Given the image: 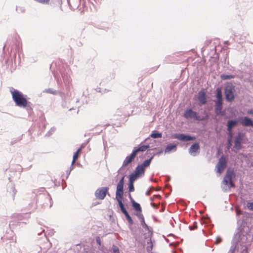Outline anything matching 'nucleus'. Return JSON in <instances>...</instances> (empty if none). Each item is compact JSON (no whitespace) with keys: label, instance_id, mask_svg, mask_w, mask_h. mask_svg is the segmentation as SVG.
<instances>
[{"label":"nucleus","instance_id":"nucleus-9","mask_svg":"<svg viewBox=\"0 0 253 253\" xmlns=\"http://www.w3.org/2000/svg\"><path fill=\"white\" fill-rule=\"evenodd\" d=\"M172 138H176L181 141H188L190 140H194L196 138L190 135H186L183 134H174L172 135Z\"/></svg>","mask_w":253,"mask_h":253},{"label":"nucleus","instance_id":"nucleus-19","mask_svg":"<svg viewBox=\"0 0 253 253\" xmlns=\"http://www.w3.org/2000/svg\"><path fill=\"white\" fill-rule=\"evenodd\" d=\"M216 101H219V102H222L223 99H222V91L220 87H218L216 89Z\"/></svg>","mask_w":253,"mask_h":253},{"label":"nucleus","instance_id":"nucleus-2","mask_svg":"<svg viewBox=\"0 0 253 253\" xmlns=\"http://www.w3.org/2000/svg\"><path fill=\"white\" fill-rule=\"evenodd\" d=\"M235 177V174L233 169H228L224 176L222 184L223 185V188L225 190H230L231 187H235V185L233 183V179Z\"/></svg>","mask_w":253,"mask_h":253},{"label":"nucleus","instance_id":"nucleus-17","mask_svg":"<svg viewBox=\"0 0 253 253\" xmlns=\"http://www.w3.org/2000/svg\"><path fill=\"white\" fill-rule=\"evenodd\" d=\"M237 121L236 120L229 121L227 123V130L229 133H231L233 127L237 124Z\"/></svg>","mask_w":253,"mask_h":253},{"label":"nucleus","instance_id":"nucleus-3","mask_svg":"<svg viewBox=\"0 0 253 253\" xmlns=\"http://www.w3.org/2000/svg\"><path fill=\"white\" fill-rule=\"evenodd\" d=\"M235 86L231 83H227L225 86L224 94L226 100L232 102L235 99Z\"/></svg>","mask_w":253,"mask_h":253},{"label":"nucleus","instance_id":"nucleus-29","mask_svg":"<svg viewBox=\"0 0 253 253\" xmlns=\"http://www.w3.org/2000/svg\"><path fill=\"white\" fill-rule=\"evenodd\" d=\"M239 238L240 241L242 242V243H245L247 240V238L246 236L244 235L242 236L241 232H240L239 234Z\"/></svg>","mask_w":253,"mask_h":253},{"label":"nucleus","instance_id":"nucleus-27","mask_svg":"<svg viewBox=\"0 0 253 253\" xmlns=\"http://www.w3.org/2000/svg\"><path fill=\"white\" fill-rule=\"evenodd\" d=\"M220 78L223 80H230L233 79L234 76L233 75H228L225 74H222L221 75Z\"/></svg>","mask_w":253,"mask_h":253},{"label":"nucleus","instance_id":"nucleus-31","mask_svg":"<svg viewBox=\"0 0 253 253\" xmlns=\"http://www.w3.org/2000/svg\"><path fill=\"white\" fill-rule=\"evenodd\" d=\"M112 249L113 251V253H120L119 249L117 246L113 245Z\"/></svg>","mask_w":253,"mask_h":253},{"label":"nucleus","instance_id":"nucleus-20","mask_svg":"<svg viewBox=\"0 0 253 253\" xmlns=\"http://www.w3.org/2000/svg\"><path fill=\"white\" fill-rule=\"evenodd\" d=\"M200 149V146L198 143H194L189 148V152L191 154L194 153L198 151Z\"/></svg>","mask_w":253,"mask_h":253},{"label":"nucleus","instance_id":"nucleus-25","mask_svg":"<svg viewBox=\"0 0 253 253\" xmlns=\"http://www.w3.org/2000/svg\"><path fill=\"white\" fill-rule=\"evenodd\" d=\"M139 177L134 172L129 175V183H133L134 181Z\"/></svg>","mask_w":253,"mask_h":253},{"label":"nucleus","instance_id":"nucleus-30","mask_svg":"<svg viewBox=\"0 0 253 253\" xmlns=\"http://www.w3.org/2000/svg\"><path fill=\"white\" fill-rule=\"evenodd\" d=\"M39 3L42 4H48L50 1V0H34Z\"/></svg>","mask_w":253,"mask_h":253},{"label":"nucleus","instance_id":"nucleus-32","mask_svg":"<svg viewBox=\"0 0 253 253\" xmlns=\"http://www.w3.org/2000/svg\"><path fill=\"white\" fill-rule=\"evenodd\" d=\"M128 188H129V192H133L134 191L133 183H129Z\"/></svg>","mask_w":253,"mask_h":253},{"label":"nucleus","instance_id":"nucleus-12","mask_svg":"<svg viewBox=\"0 0 253 253\" xmlns=\"http://www.w3.org/2000/svg\"><path fill=\"white\" fill-rule=\"evenodd\" d=\"M7 196L11 198L12 200H14V197L16 193V190L14 185H10L7 188Z\"/></svg>","mask_w":253,"mask_h":253},{"label":"nucleus","instance_id":"nucleus-14","mask_svg":"<svg viewBox=\"0 0 253 253\" xmlns=\"http://www.w3.org/2000/svg\"><path fill=\"white\" fill-rule=\"evenodd\" d=\"M149 147L148 145H141L139 147H135L134 150H133V152L135 154L137 155L139 152H143L147 150V149Z\"/></svg>","mask_w":253,"mask_h":253},{"label":"nucleus","instance_id":"nucleus-23","mask_svg":"<svg viewBox=\"0 0 253 253\" xmlns=\"http://www.w3.org/2000/svg\"><path fill=\"white\" fill-rule=\"evenodd\" d=\"M176 149V145L175 144H169L168 145L165 150L166 153H169L172 150L175 151Z\"/></svg>","mask_w":253,"mask_h":253},{"label":"nucleus","instance_id":"nucleus-28","mask_svg":"<svg viewBox=\"0 0 253 253\" xmlns=\"http://www.w3.org/2000/svg\"><path fill=\"white\" fill-rule=\"evenodd\" d=\"M151 136L153 138H161L162 136V133H152L151 134Z\"/></svg>","mask_w":253,"mask_h":253},{"label":"nucleus","instance_id":"nucleus-13","mask_svg":"<svg viewBox=\"0 0 253 253\" xmlns=\"http://www.w3.org/2000/svg\"><path fill=\"white\" fill-rule=\"evenodd\" d=\"M136 157L135 154L132 152L129 156H127L124 161L123 166L126 167L130 164L134 159Z\"/></svg>","mask_w":253,"mask_h":253},{"label":"nucleus","instance_id":"nucleus-22","mask_svg":"<svg viewBox=\"0 0 253 253\" xmlns=\"http://www.w3.org/2000/svg\"><path fill=\"white\" fill-rule=\"evenodd\" d=\"M82 151V148H79L73 155L72 165H74L76 161L78 160Z\"/></svg>","mask_w":253,"mask_h":253},{"label":"nucleus","instance_id":"nucleus-24","mask_svg":"<svg viewBox=\"0 0 253 253\" xmlns=\"http://www.w3.org/2000/svg\"><path fill=\"white\" fill-rule=\"evenodd\" d=\"M153 157H151L149 159L145 160L142 164L140 165L145 169V168L149 167L150 165L152 160Z\"/></svg>","mask_w":253,"mask_h":253},{"label":"nucleus","instance_id":"nucleus-5","mask_svg":"<svg viewBox=\"0 0 253 253\" xmlns=\"http://www.w3.org/2000/svg\"><path fill=\"white\" fill-rule=\"evenodd\" d=\"M109 188L108 187H103L98 188L95 192V196L96 198L99 200H103L107 194L108 193Z\"/></svg>","mask_w":253,"mask_h":253},{"label":"nucleus","instance_id":"nucleus-39","mask_svg":"<svg viewBox=\"0 0 253 253\" xmlns=\"http://www.w3.org/2000/svg\"><path fill=\"white\" fill-rule=\"evenodd\" d=\"M244 252H245L246 253H247V248L245 250H244V251L242 252V253H244Z\"/></svg>","mask_w":253,"mask_h":253},{"label":"nucleus","instance_id":"nucleus-10","mask_svg":"<svg viewBox=\"0 0 253 253\" xmlns=\"http://www.w3.org/2000/svg\"><path fill=\"white\" fill-rule=\"evenodd\" d=\"M240 123L244 126L253 127V120L247 117L241 118Z\"/></svg>","mask_w":253,"mask_h":253},{"label":"nucleus","instance_id":"nucleus-36","mask_svg":"<svg viewBox=\"0 0 253 253\" xmlns=\"http://www.w3.org/2000/svg\"><path fill=\"white\" fill-rule=\"evenodd\" d=\"M139 218V219H141V222H144V218L143 216V215L141 214V215H140L139 217H138Z\"/></svg>","mask_w":253,"mask_h":253},{"label":"nucleus","instance_id":"nucleus-34","mask_svg":"<svg viewBox=\"0 0 253 253\" xmlns=\"http://www.w3.org/2000/svg\"><path fill=\"white\" fill-rule=\"evenodd\" d=\"M189 229L191 230L197 229V225L196 222H194L193 226H189Z\"/></svg>","mask_w":253,"mask_h":253},{"label":"nucleus","instance_id":"nucleus-21","mask_svg":"<svg viewBox=\"0 0 253 253\" xmlns=\"http://www.w3.org/2000/svg\"><path fill=\"white\" fill-rule=\"evenodd\" d=\"M123 197H118L116 198V200H117L119 207L121 209V210L123 213H124L126 211H127L125 209L124 205L123 203L122 200Z\"/></svg>","mask_w":253,"mask_h":253},{"label":"nucleus","instance_id":"nucleus-37","mask_svg":"<svg viewBox=\"0 0 253 253\" xmlns=\"http://www.w3.org/2000/svg\"><path fill=\"white\" fill-rule=\"evenodd\" d=\"M248 114L250 115H253V109L248 110Z\"/></svg>","mask_w":253,"mask_h":253},{"label":"nucleus","instance_id":"nucleus-35","mask_svg":"<svg viewBox=\"0 0 253 253\" xmlns=\"http://www.w3.org/2000/svg\"><path fill=\"white\" fill-rule=\"evenodd\" d=\"M96 241L97 243L99 246H100V245H101V240H100V238L99 237H97L96 238Z\"/></svg>","mask_w":253,"mask_h":253},{"label":"nucleus","instance_id":"nucleus-7","mask_svg":"<svg viewBox=\"0 0 253 253\" xmlns=\"http://www.w3.org/2000/svg\"><path fill=\"white\" fill-rule=\"evenodd\" d=\"M125 176H123L117 186L116 198L123 197Z\"/></svg>","mask_w":253,"mask_h":253},{"label":"nucleus","instance_id":"nucleus-1","mask_svg":"<svg viewBox=\"0 0 253 253\" xmlns=\"http://www.w3.org/2000/svg\"><path fill=\"white\" fill-rule=\"evenodd\" d=\"M12 98L17 106L25 108L29 106L30 102H28L25 96L20 91L16 89L11 91Z\"/></svg>","mask_w":253,"mask_h":253},{"label":"nucleus","instance_id":"nucleus-18","mask_svg":"<svg viewBox=\"0 0 253 253\" xmlns=\"http://www.w3.org/2000/svg\"><path fill=\"white\" fill-rule=\"evenodd\" d=\"M145 170V169L140 165H139L135 168L134 172L140 176L144 174Z\"/></svg>","mask_w":253,"mask_h":253},{"label":"nucleus","instance_id":"nucleus-8","mask_svg":"<svg viewBox=\"0 0 253 253\" xmlns=\"http://www.w3.org/2000/svg\"><path fill=\"white\" fill-rule=\"evenodd\" d=\"M246 138V134L245 133L239 132L235 138L234 146L237 149L239 150L241 147V143Z\"/></svg>","mask_w":253,"mask_h":253},{"label":"nucleus","instance_id":"nucleus-33","mask_svg":"<svg viewBox=\"0 0 253 253\" xmlns=\"http://www.w3.org/2000/svg\"><path fill=\"white\" fill-rule=\"evenodd\" d=\"M247 207L250 210H253V202H248Z\"/></svg>","mask_w":253,"mask_h":253},{"label":"nucleus","instance_id":"nucleus-11","mask_svg":"<svg viewBox=\"0 0 253 253\" xmlns=\"http://www.w3.org/2000/svg\"><path fill=\"white\" fill-rule=\"evenodd\" d=\"M129 198L132 203L133 209L137 211L136 215L139 217L141 215L142 209L139 204L135 202V201L131 198V195H129Z\"/></svg>","mask_w":253,"mask_h":253},{"label":"nucleus","instance_id":"nucleus-4","mask_svg":"<svg viewBox=\"0 0 253 253\" xmlns=\"http://www.w3.org/2000/svg\"><path fill=\"white\" fill-rule=\"evenodd\" d=\"M184 117L186 119H194L198 121L204 120V118H202L199 116L197 112L193 111L190 109H187L184 112Z\"/></svg>","mask_w":253,"mask_h":253},{"label":"nucleus","instance_id":"nucleus-16","mask_svg":"<svg viewBox=\"0 0 253 253\" xmlns=\"http://www.w3.org/2000/svg\"><path fill=\"white\" fill-rule=\"evenodd\" d=\"M222 102L215 101V112L217 115H219L221 113V110L222 109Z\"/></svg>","mask_w":253,"mask_h":253},{"label":"nucleus","instance_id":"nucleus-26","mask_svg":"<svg viewBox=\"0 0 253 253\" xmlns=\"http://www.w3.org/2000/svg\"><path fill=\"white\" fill-rule=\"evenodd\" d=\"M125 215V216L126 218V220H127V221L128 222V223L130 224V225H132L133 224V220L131 218V217L130 216V215H129L128 213L127 212V211H126L124 213H123Z\"/></svg>","mask_w":253,"mask_h":253},{"label":"nucleus","instance_id":"nucleus-15","mask_svg":"<svg viewBox=\"0 0 253 253\" xmlns=\"http://www.w3.org/2000/svg\"><path fill=\"white\" fill-rule=\"evenodd\" d=\"M198 99L202 104H205L207 102L205 92L200 91L198 93Z\"/></svg>","mask_w":253,"mask_h":253},{"label":"nucleus","instance_id":"nucleus-38","mask_svg":"<svg viewBox=\"0 0 253 253\" xmlns=\"http://www.w3.org/2000/svg\"><path fill=\"white\" fill-rule=\"evenodd\" d=\"M221 241V239H219V240H218V239L216 240V242H215V243L216 244H218V243H219L220 241Z\"/></svg>","mask_w":253,"mask_h":253},{"label":"nucleus","instance_id":"nucleus-6","mask_svg":"<svg viewBox=\"0 0 253 253\" xmlns=\"http://www.w3.org/2000/svg\"><path fill=\"white\" fill-rule=\"evenodd\" d=\"M227 161L226 158L222 156L221 157L216 166V168L217 169V172H218L219 175L221 174L224 171V169L226 167Z\"/></svg>","mask_w":253,"mask_h":253}]
</instances>
